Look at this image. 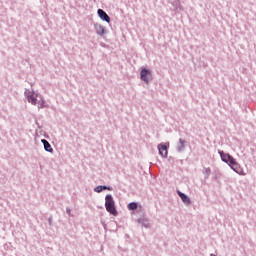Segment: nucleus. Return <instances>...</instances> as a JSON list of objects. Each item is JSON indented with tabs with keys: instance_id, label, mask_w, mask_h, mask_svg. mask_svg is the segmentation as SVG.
Segmentation results:
<instances>
[{
	"instance_id": "15",
	"label": "nucleus",
	"mask_w": 256,
	"mask_h": 256,
	"mask_svg": "<svg viewBox=\"0 0 256 256\" xmlns=\"http://www.w3.org/2000/svg\"><path fill=\"white\" fill-rule=\"evenodd\" d=\"M227 165H229V167L235 165V163H237V160H235V158H233V156H228V161L226 162Z\"/></svg>"
},
{
	"instance_id": "6",
	"label": "nucleus",
	"mask_w": 256,
	"mask_h": 256,
	"mask_svg": "<svg viewBox=\"0 0 256 256\" xmlns=\"http://www.w3.org/2000/svg\"><path fill=\"white\" fill-rule=\"evenodd\" d=\"M186 146H187V141L183 138H180L176 145V151L178 153H183V151H185Z\"/></svg>"
},
{
	"instance_id": "21",
	"label": "nucleus",
	"mask_w": 256,
	"mask_h": 256,
	"mask_svg": "<svg viewBox=\"0 0 256 256\" xmlns=\"http://www.w3.org/2000/svg\"><path fill=\"white\" fill-rule=\"evenodd\" d=\"M48 222H49V225H51V224L53 223V217H50V218L48 219Z\"/></svg>"
},
{
	"instance_id": "14",
	"label": "nucleus",
	"mask_w": 256,
	"mask_h": 256,
	"mask_svg": "<svg viewBox=\"0 0 256 256\" xmlns=\"http://www.w3.org/2000/svg\"><path fill=\"white\" fill-rule=\"evenodd\" d=\"M129 211H137V209L139 208V204L137 202H130L127 205Z\"/></svg>"
},
{
	"instance_id": "16",
	"label": "nucleus",
	"mask_w": 256,
	"mask_h": 256,
	"mask_svg": "<svg viewBox=\"0 0 256 256\" xmlns=\"http://www.w3.org/2000/svg\"><path fill=\"white\" fill-rule=\"evenodd\" d=\"M204 179H209V175H211V168H205L203 171Z\"/></svg>"
},
{
	"instance_id": "10",
	"label": "nucleus",
	"mask_w": 256,
	"mask_h": 256,
	"mask_svg": "<svg viewBox=\"0 0 256 256\" xmlns=\"http://www.w3.org/2000/svg\"><path fill=\"white\" fill-rule=\"evenodd\" d=\"M231 169L235 171L238 175H245V172L243 171V168L239 165L238 162L234 163L232 166H230Z\"/></svg>"
},
{
	"instance_id": "4",
	"label": "nucleus",
	"mask_w": 256,
	"mask_h": 256,
	"mask_svg": "<svg viewBox=\"0 0 256 256\" xmlns=\"http://www.w3.org/2000/svg\"><path fill=\"white\" fill-rule=\"evenodd\" d=\"M24 95L27 97L28 103H31V105H37V94L25 91Z\"/></svg>"
},
{
	"instance_id": "2",
	"label": "nucleus",
	"mask_w": 256,
	"mask_h": 256,
	"mask_svg": "<svg viewBox=\"0 0 256 256\" xmlns=\"http://www.w3.org/2000/svg\"><path fill=\"white\" fill-rule=\"evenodd\" d=\"M140 79L144 81V83L149 84V80L151 79V70L149 69H142L140 72Z\"/></svg>"
},
{
	"instance_id": "9",
	"label": "nucleus",
	"mask_w": 256,
	"mask_h": 256,
	"mask_svg": "<svg viewBox=\"0 0 256 256\" xmlns=\"http://www.w3.org/2000/svg\"><path fill=\"white\" fill-rule=\"evenodd\" d=\"M94 29L95 32L100 35V37H103V35H105V33H107V30H105V28L103 27V25L101 24H94Z\"/></svg>"
},
{
	"instance_id": "20",
	"label": "nucleus",
	"mask_w": 256,
	"mask_h": 256,
	"mask_svg": "<svg viewBox=\"0 0 256 256\" xmlns=\"http://www.w3.org/2000/svg\"><path fill=\"white\" fill-rule=\"evenodd\" d=\"M66 213H67V215H71V208L67 207L66 208Z\"/></svg>"
},
{
	"instance_id": "8",
	"label": "nucleus",
	"mask_w": 256,
	"mask_h": 256,
	"mask_svg": "<svg viewBox=\"0 0 256 256\" xmlns=\"http://www.w3.org/2000/svg\"><path fill=\"white\" fill-rule=\"evenodd\" d=\"M158 151L161 157H164V159H167V155L169 154V151L167 150L166 144H159Z\"/></svg>"
},
{
	"instance_id": "7",
	"label": "nucleus",
	"mask_w": 256,
	"mask_h": 256,
	"mask_svg": "<svg viewBox=\"0 0 256 256\" xmlns=\"http://www.w3.org/2000/svg\"><path fill=\"white\" fill-rule=\"evenodd\" d=\"M177 195L180 197L181 201L184 203V205H191V198L187 196V194L177 190Z\"/></svg>"
},
{
	"instance_id": "17",
	"label": "nucleus",
	"mask_w": 256,
	"mask_h": 256,
	"mask_svg": "<svg viewBox=\"0 0 256 256\" xmlns=\"http://www.w3.org/2000/svg\"><path fill=\"white\" fill-rule=\"evenodd\" d=\"M45 107V100L38 101V109H43Z\"/></svg>"
},
{
	"instance_id": "18",
	"label": "nucleus",
	"mask_w": 256,
	"mask_h": 256,
	"mask_svg": "<svg viewBox=\"0 0 256 256\" xmlns=\"http://www.w3.org/2000/svg\"><path fill=\"white\" fill-rule=\"evenodd\" d=\"M102 191H113V187L102 185Z\"/></svg>"
},
{
	"instance_id": "3",
	"label": "nucleus",
	"mask_w": 256,
	"mask_h": 256,
	"mask_svg": "<svg viewBox=\"0 0 256 256\" xmlns=\"http://www.w3.org/2000/svg\"><path fill=\"white\" fill-rule=\"evenodd\" d=\"M168 3L172 5L170 8L171 11H182L183 7L181 6V1L179 0H168Z\"/></svg>"
},
{
	"instance_id": "12",
	"label": "nucleus",
	"mask_w": 256,
	"mask_h": 256,
	"mask_svg": "<svg viewBox=\"0 0 256 256\" xmlns=\"http://www.w3.org/2000/svg\"><path fill=\"white\" fill-rule=\"evenodd\" d=\"M138 223L140 225H142V227H145L146 229H148V227H149V220H147V218H145V217L139 218Z\"/></svg>"
},
{
	"instance_id": "5",
	"label": "nucleus",
	"mask_w": 256,
	"mask_h": 256,
	"mask_svg": "<svg viewBox=\"0 0 256 256\" xmlns=\"http://www.w3.org/2000/svg\"><path fill=\"white\" fill-rule=\"evenodd\" d=\"M97 13L102 21H105L106 23H111V17H109V14H107L105 10L98 9Z\"/></svg>"
},
{
	"instance_id": "19",
	"label": "nucleus",
	"mask_w": 256,
	"mask_h": 256,
	"mask_svg": "<svg viewBox=\"0 0 256 256\" xmlns=\"http://www.w3.org/2000/svg\"><path fill=\"white\" fill-rule=\"evenodd\" d=\"M94 191H95V193H101V192L103 191L102 185L96 186V187L94 188Z\"/></svg>"
},
{
	"instance_id": "11",
	"label": "nucleus",
	"mask_w": 256,
	"mask_h": 256,
	"mask_svg": "<svg viewBox=\"0 0 256 256\" xmlns=\"http://www.w3.org/2000/svg\"><path fill=\"white\" fill-rule=\"evenodd\" d=\"M41 143L43 144L44 150L47 151V153H53V147H51V143H49V141L42 139Z\"/></svg>"
},
{
	"instance_id": "1",
	"label": "nucleus",
	"mask_w": 256,
	"mask_h": 256,
	"mask_svg": "<svg viewBox=\"0 0 256 256\" xmlns=\"http://www.w3.org/2000/svg\"><path fill=\"white\" fill-rule=\"evenodd\" d=\"M105 207H106V211L110 213V215L117 217L118 212H117V208H115V200L113 199V195L107 194L105 196Z\"/></svg>"
},
{
	"instance_id": "13",
	"label": "nucleus",
	"mask_w": 256,
	"mask_h": 256,
	"mask_svg": "<svg viewBox=\"0 0 256 256\" xmlns=\"http://www.w3.org/2000/svg\"><path fill=\"white\" fill-rule=\"evenodd\" d=\"M218 153L221 157V160L224 162V163H227L228 159H229V156H231V154H225V152H223L222 150H218Z\"/></svg>"
}]
</instances>
